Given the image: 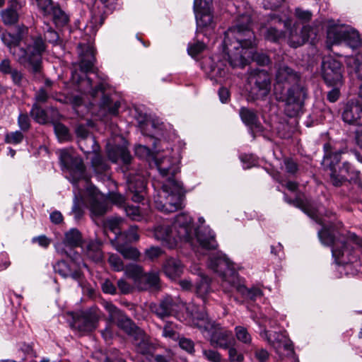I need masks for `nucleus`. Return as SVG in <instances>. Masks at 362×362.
<instances>
[{"mask_svg":"<svg viewBox=\"0 0 362 362\" xmlns=\"http://www.w3.org/2000/svg\"><path fill=\"white\" fill-rule=\"evenodd\" d=\"M246 23H238L233 26L235 40L228 45L223 41V52L206 58L202 62V68L212 80L226 76L228 69L245 68L251 62L260 66L271 65L272 62L267 53L255 47V33L250 28V19Z\"/></svg>","mask_w":362,"mask_h":362,"instance_id":"obj_1","label":"nucleus"},{"mask_svg":"<svg viewBox=\"0 0 362 362\" xmlns=\"http://www.w3.org/2000/svg\"><path fill=\"white\" fill-rule=\"evenodd\" d=\"M274 93L279 102L285 103L284 112L288 117L298 116L304 105L305 89L300 85V76L294 69L284 66L276 74Z\"/></svg>","mask_w":362,"mask_h":362,"instance_id":"obj_2","label":"nucleus"},{"mask_svg":"<svg viewBox=\"0 0 362 362\" xmlns=\"http://www.w3.org/2000/svg\"><path fill=\"white\" fill-rule=\"evenodd\" d=\"M288 30H290V42L293 47L296 48L305 44L309 41L311 35H314V37L311 38L310 44L315 46L317 31L310 25H303L300 30V34L298 35L296 29L291 28L289 20H283L276 14L270 16L264 37L267 42L279 44L285 39Z\"/></svg>","mask_w":362,"mask_h":362,"instance_id":"obj_3","label":"nucleus"},{"mask_svg":"<svg viewBox=\"0 0 362 362\" xmlns=\"http://www.w3.org/2000/svg\"><path fill=\"white\" fill-rule=\"evenodd\" d=\"M194 220L189 214L181 212L174 218L171 225H160L155 228L156 239L170 249L179 243H191L194 240Z\"/></svg>","mask_w":362,"mask_h":362,"instance_id":"obj_4","label":"nucleus"},{"mask_svg":"<svg viewBox=\"0 0 362 362\" xmlns=\"http://www.w3.org/2000/svg\"><path fill=\"white\" fill-rule=\"evenodd\" d=\"M318 225L323 226L318 233V237L322 244L332 246V252L336 264H345L349 260V256L351 255L356 249L362 250V237L355 233L348 231L342 240H336L332 226H325V223L319 218Z\"/></svg>","mask_w":362,"mask_h":362,"instance_id":"obj_5","label":"nucleus"},{"mask_svg":"<svg viewBox=\"0 0 362 362\" xmlns=\"http://www.w3.org/2000/svg\"><path fill=\"white\" fill-rule=\"evenodd\" d=\"M208 266L224 281L232 282L233 286L243 300L255 301L257 298L263 295V292L259 288L253 286L249 288L243 284L235 282L238 277V273L234 267L233 262L221 251L209 256Z\"/></svg>","mask_w":362,"mask_h":362,"instance_id":"obj_6","label":"nucleus"},{"mask_svg":"<svg viewBox=\"0 0 362 362\" xmlns=\"http://www.w3.org/2000/svg\"><path fill=\"white\" fill-rule=\"evenodd\" d=\"M324 156L321 163L322 170L329 177V182L335 187H341L346 182L356 180L357 173L351 170L349 162H344L341 167L337 170L335 165L341 159V151L334 150L330 142L325 143L323 146Z\"/></svg>","mask_w":362,"mask_h":362,"instance_id":"obj_7","label":"nucleus"},{"mask_svg":"<svg viewBox=\"0 0 362 362\" xmlns=\"http://www.w3.org/2000/svg\"><path fill=\"white\" fill-rule=\"evenodd\" d=\"M33 44H26L18 48V62L27 66L34 75L42 72V54L46 51L45 40L41 35L32 37Z\"/></svg>","mask_w":362,"mask_h":362,"instance_id":"obj_8","label":"nucleus"},{"mask_svg":"<svg viewBox=\"0 0 362 362\" xmlns=\"http://www.w3.org/2000/svg\"><path fill=\"white\" fill-rule=\"evenodd\" d=\"M272 75L268 71L260 69H252L248 77L250 89L247 94V101L265 100L272 89Z\"/></svg>","mask_w":362,"mask_h":362,"instance_id":"obj_9","label":"nucleus"},{"mask_svg":"<svg viewBox=\"0 0 362 362\" xmlns=\"http://www.w3.org/2000/svg\"><path fill=\"white\" fill-rule=\"evenodd\" d=\"M175 173H172L166 183L162 186V190L168 194L167 202L162 206L161 211L165 213L175 211L183 207L185 191L182 182L175 179Z\"/></svg>","mask_w":362,"mask_h":362,"instance_id":"obj_10","label":"nucleus"},{"mask_svg":"<svg viewBox=\"0 0 362 362\" xmlns=\"http://www.w3.org/2000/svg\"><path fill=\"white\" fill-rule=\"evenodd\" d=\"M345 42L352 49L359 47L362 41L358 32L348 26L330 27L327 31L326 46L331 49L332 45Z\"/></svg>","mask_w":362,"mask_h":362,"instance_id":"obj_11","label":"nucleus"},{"mask_svg":"<svg viewBox=\"0 0 362 362\" xmlns=\"http://www.w3.org/2000/svg\"><path fill=\"white\" fill-rule=\"evenodd\" d=\"M59 162L62 169L69 173L71 182L77 185L86 179V168L81 157L73 156L66 149L60 151Z\"/></svg>","mask_w":362,"mask_h":362,"instance_id":"obj_12","label":"nucleus"},{"mask_svg":"<svg viewBox=\"0 0 362 362\" xmlns=\"http://www.w3.org/2000/svg\"><path fill=\"white\" fill-rule=\"evenodd\" d=\"M28 33V28L23 24L16 28L13 33L0 27V39L7 47L8 52L13 55L18 61V48L22 47L21 43L25 35Z\"/></svg>","mask_w":362,"mask_h":362,"instance_id":"obj_13","label":"nucleus"},{"mask_svg":"<svg viewBox=\"0 0 362 362\" xmlns=\"http://www.w3.org/2000/svg\"><path fill=\"white\" fill-rule=\"evenodd\" d=\"M238 113L242 122L254 140L257 136H265L266 128L261 123L255 110L243 106Z\"/></svg>","mask_w":362,"mask_h":362,"instance_id":"obj_14","label":"nucleus"},{"mask_svg":"<svg viewBox=\"0 0 362 362\" xmlns=\"http://www.w3.org/2000/svg\"><path fill=\"white\" fill-rule=\"evenodd\" d=\"M343 71L341 63L334 59H327L322 63V76L329 86L343 85Z\"/></svg>","mask_w":362,"mask_h":362,"instance_id":"obj_15","label":"nucleus"},{"mask_svg":"<svg viewBox=\"0 0 362 362\" xmlns=\"http://www.w3.org/2000/svg\"><path fill=\"white\" fill-rule=\"evenodd\" d=\"M127 187L132 200L141 203L147 194V180L140 173H129L127 179Z\"/></svg>","mask_w":362,"mask_h":362,"instance_id":"obj_16","label":"nucleus"},{"mask_svg":"<svg viewBox=\"0 0 362 362\" xmlns=\"http://www.w3.org/2000/svg\"><path fill=\"white\" fill-rule=\"evenodd\" d=\"M74 326L82 332H93L97 327L98 316L91 309L79 313L71 312Z\"/></svg>","mask_w":362,"mask_h":362,"instance_id":"obj_17","label":"nucleus"},{"mask_svg":"<svg viewBox=\"0 0 362 362\" xmlns=\"http://www.w3.org/2000/svg\"><path fill=\"white\" fill-rule=\"evenodd\" d=\"M132 343L136 353L145 356L148 362H153V354L157 346L144 330L132 339Z\"/></svg>","mask_w":362,"mask_h":362,"instance_id":"obj_18","label":"nucleus"},{"mask_svg":"<svg viewBox=\"0 0 362 362\" xmlns=\"http://www.w3.org/2000/svg\"><path fill=\"white\" fill-rule=\"evenodd\" d=\"M193 233L194 239H196L202 250L209 251L217 249L218 245L216 240V234L210 228L198 226Z\"/></svg>","mask_w":362,"mask_h":362,"instance_id":"obj_19","label":"nucleus"},{"mask_svg":"<svg viewBox=\"0 0 362 362\" xmlns=\"http://www.w3.org/2000/svg\"><path fill=\"white\" fill-rule=\"evenodd\" d=\"M53 269L55 273L58 274L64 279L71 278L75 281H79L83 277V273L81 271V266L70 262L66 259L57 261L53 265Z\"/></svg>","mask_w":362,"mask_h":362,"instance_id":"obj_20","label":"nucleus"},{"mask_svg":"<svg viewBox=\"0 0 362 362\" xmlns=\"http://www.w3.org/2000/svg\"><path fill=\"white\" fill-rule=\"evenodd\" d=\"M106 154L108 160L112 163H117L119 160H121L122 168L125 170H129V166L133 158L126 146L119 144L107 146Z\"/></svg>","mask_w":362,"mask_h":362,"instance_id":"obj_21","label":"nucleus"},{"mask_svg":"<svg viewBox=\"0 0 362 362\" xmlns=\"http://www.w3.org/2000/svg\"><path fill=\"white\" fill-rule=\"evenodd\" d=\"M300 195H296V197L291 198L287 194L284 193V200L288 204L300 209L305 214H307L312 220L317 223V206L310 199Z\"/></svg>","mask_w":362,"mask_h":362,"instance_id":"obj_22","label":"nucleus"},{"mask_svg":"<svg viewBox=\"0 0 362 362\" xmlns=\"http://www.w3.org/2000/svg\"><path fill=\"white\" fill-rule=\"evenodd\" d=\"M342 119L349 124L362 126V104L354 100L349 101L344 105Z\"/></svg>","mask_w":362,"mask_h":362,"instance_id":"obj_23","label":"nucleus"},{"mask_svg":"<svg viewBox=\"0 0 362 362\" xmlns=\"http://www.w3.org/2000/svg\"><path fill=\"white\" fill-rule=\"evenodd\" d=\"M117 327L125 333L132 339L136 335L139 334L143 330L139 327L133 320H132L124 312L114 322Z\"/></svg>","mask_w":362,"mask_h":362,"instance_id":"obj_24","label":"nucleus"},{"mask_svg":"<svg viewBox=\"0 0 362 362\" xmlns=\"http://www.w3.org/2000/svg\"><path fill=\"white\" fill-rule=\"evenodd\" d=\"M210 342L214 347L227 349L233 345L235 340L231 332L216 330L211 334Z\"/></svg>","mask_w":362,"mask_h":362,"instance_id":"obj_25","label":"nucleus"},{"mask_svg":"<svg viewBox=\"0 0 362 362\" xmlns=\"http://www.w3.org/2000/svg\"><path fill=\"white\" fill-rule=\"evenodd\" d=\"M62 243L64 246L71 249L83 247V238L82 233L78 228H72L64 233Z\"/></svg>","mask_w":362,"mask_h":362,"instance_id":"obj_26","label":"nucleus"},{"mask_svg":"<svg viewBox=\"0 0 362 362\" xmlns=\"http://www.w3.org/2000/svg\"><path fill=\"white\" fill-rule=\"evenodd\" d=\"M160 283V278L157 273L150 272L142 274L139 281L135 285L140 291H147L152 288H158Z\"/></svg>","mask_w":362,"mask_h":362,"instance_id":"obj_27","label":"nucleus"},{"mask_svg":"<svg viewBox=\"0 0 362 362\" xmlns=\"http://www.w3.org/2000/svg\"><path fill=\"white\" fill-rule=\"evenodd\" d=\"M163 269L167 276L175 279L182 274L183 267L179 259L171 257L165 261Z\"/></svg>","mask_w":362,"mask_h":362,"instance_id":"obj_28","label":"nucleus"},{"mask_svg":"<svg viewBox=\"0 0 362 362\" xmlns=\"http://www.w3.org/2000/svg\"><path fill=\"white\" fill-rule=\"evenodd\" d=\"M199 33L187 45V54L194 59H197L208 47L207 44L199 39Z\"/></svg>","mask_w":362,"mask_h":362,"instance_id":"obj_29","label":"nucleus"},{"mask_svg":"<svg viewBox=\"0 0 362 362\" xmlns=\"http://www.w3.org/2000/svg\"><path fill=\"white\" fill-rule=\"evenodd\" d=\"M173 300L171 298L167 297L161 300L158 305H151V310L160 318L163 319L171 315L173 313Z\"/></svg>","mask_w":362,"mask_h":362,"instance_id":"obj_30","label":"nucleus"},{"mask_svg":"<svg viewBox=\"0 0 362 362\" xmlns=\"http://www.w3.org/2000/svg\"><path fill=\"white\" fill-rule=\"evenodd\" d=\"M197 22L196 33L206 35L207 30L211 26L213 23V15L211 11L194 13Z\"/></svg>","mask_w":362,"mask_h":362,"instance_id":"obj_31","label":"nucleus"},{"mask_svg":"<svg viewBox=\"0 0 362 362\" xmlns=\"http://www.w3.org/2000/svg\"><path fill=\"white\" fill-rule=\"evenodd\" d=\"M53 127L54 134L60 143L71 142L74 141V134L64 124L60 122H54Z\"/></svg>","mask_w":362,"mask_h":362,"instance_id":"obj_32","label":"nucleus"},{"mask_svg":"<svg viewBox=\"0 0 362 362\" xmlns=\"http://www.w3.org/2000/svg\"><path fill=\"white\" fill-rule=\"evenodd\" d=\"M116 250L119 252L124 259L136 260L140 256L139 251L128 244L119 243V240L112 244Z\"/></svg>","mask_w":362,"mask_h":362,"instance_id":"obj_33","label":"nucleus"},{"mask_svg":"<svg viewBox=\"0 0 362 362\" xmlns=\"http://www.w3.org/2000/svg\"><path fill=\"white\" fill-rule=\"evenodd\" d=\"M52 21L57 28H63L66 27L69 23V16L62 9L60 6L57 4L55 7H52Z\"/></svg>","mask_w":362,"mask_h":362,"instance_id":"obj_34","label":"nucleus"},{"mask_svg":"<svg viewBox=\"0 0 362 362\" xmlns=\"http://www.w3.org/2000/svg\"><path fill=\"white\" fill-rule=\"evenodd\" d=\"M30 116L39 124L45 125L49 122V117L47 111L37 103L33 104L30 111Z\"/></svg>","mask_w":362,"mask_h":362,"instance_id":"obj_35","label":"nucleus"},{"mask_svg":"<svg viewBox=\"0 0 362 362\" xmlns=\"http://www.w3.org/2000/svg\"><path fill=\"white\" fill-rule=\"evenodd\" d=\"M100 107L105 110L109 114L117 116L119 114V108L120 107V102L117 100L113 103L111 96L108 94L103 93L100 102Z\"/></svg>","mask_w":362,"mask_h":362,"instance_id":"obj_36","label":"nucleus"},{"mask_svg":"<svg viewBox=\"0 0 362 362\" xmlns=\"http://www.w3.org/2000/svg\"><path fill=\"white\" fill-rule=\"evenodd\" d=\"M1 18L5 25H13L18 22L19 14L17 8L8 6L1 11Z\"/></svg>","mask_w":362,"mask_h":362,"instance_id":"obj_37","label":"nucleus"},{"mask_svg":"<svg viewBox=\"0 0 362 362\" xmlns=\"http://www.w3.org/2000/svg\"><path fill=\"white\" fill-rule=\"evenodd\" d=\"M92 59H86L85 57H83L81 59L79 62V69L80 71L85 74L84 76H78L77 79V83H81L83 81H85V76H87V74L88 73H95L94 69V62L93 60L95 59L94 56L91 55Z\"/></svg>","mask_w":362,"mask_h":362,"instance_id":"obj_38","label":"nucleus"},{"mask_svg":"<svg viewBox=\"0 0 362 362\" xmlns=\"http://www.w3.org/2000/svg\"><path fill=\"white\" fill-rule=\"evenodd\" d=\"M124 272L127 276L132 279L135 284L139 281V279L144 272L142 267L135 264L127 265Z\"/></svg>","mask_w":362,"mask_h":362,"instance_id":"obj_39","label":"nucleus"},{"mask_svg":"<svg viewBox=\"0 0 362 362\" xmlns=\"http://www.w3.org/2000/svg\"><path fill=\"white\" fill-rule=\"evenodd\" d=\"M85 81L90 88L89 94L93 99H95L100 94L103 95L105 93L106 86L103 82L98 83L96 86H93V81L88 76H85Z\"/></svg>","mask_w":362,"mask_h":362,"instance_id":"obj_40","label":"nucleus"},{"mask_svg":"<svg viewBox=\"0 0 362 362\" xmlns=\"http://www.w3.org/2000/svg\"><path fill=\"white\" fill-rule=\"evenodd\" d=\"M92 166L95 171L98 173H106L110 166L105 163L103 157L100 154H96L91 160Z\"/></svg>","mask_w":362,"mask_h":362,"instance_id":"obj_41","label":"nucleus"},{"mask_svg":"<svg viewBox=\"0 0 362 362\" xmlns=\"http://www.w3.org/2000/svg\"><path fill=\"white\" fill-rule=\"evenodd\" d=\"M120 221L118 218H111L105 223V229L109 230L115 235L114 239H111L112 243L118 241V235L120 234Z\"/></svg>","mask_w":362,"mask_h":362,"instance_id":"obj_42","label":"nucleus"},{"mask_svg":"<svg viewBox=\"0 0 362 362\" xmlns=\"http://www.w3.org/2000/svg\"><path fill=\"white\" fill-rule=\"evenodd\" d=\"M88 255L91 257L94 261L98 262L102 259L103 254L102 251L100 248V245L95 243L93 241L88 243L86 246Z\"/></svg>","mask_w":362,"mask_h":362,"instance_id":"obj_43","label":"nucleus"},{"mask_svg":"<svg viewBox=\"0 0 362 362\" xmlns=\"http://www.w3.org/2000/svg\"><path fill=\"white\" fill-rule=\"evenodd\" d=\"M123 209H124L127 216L132 220L139 221L142 219L143 216L139 206L127 204Z\"/></svg>","mask_w":362,"mask_h":362,"instance_id":"obj_44","label":"nucleus"},{"mask_svg":"<svg viewBox=\"0 0 362 362\" xmlns=\"http://www.w3.org/2000/svg\"><path fill=\"white\" fill-rule=\"evenodd\" d=\"M177 341L181 349L190 355H194L195 352L194 342L191 339L185 337H179Z\"/></svg>","mask_w":362,"mask_h":362,"instance_id":"obj_45","label":"nucleus"},{"mask_svg":"<svg viewBox=\"0 0 362 362\" xmlns=\"http://www.w3.org/2000/svg\"><path fill=\"white\" fill-rule=\"evenodd\" d=\"M24 139V135L21 131H16L7 133L5 136V142L17 145L21 144Z\"/></svg>","mask_w":362,"mask_h":362,"instance_id":"obj_46","label":"nucleus"},{"mask_svg":"<svg viewBox=\"0 0 362 362\" xmlns=\"http://www.w3.org/2000/svg\"><path fill=\"white\" fill-rule=\"evenodd\" d=\"M108 200L112 204L117 206L119 208L123 209L127 204L125 197L118 192H110L108 195Z\"/></svg>","mask_w":362,"mask_h":362,"instance_id":"obj_47","label":"nucleus"},{"mask_svg":"<svg viewBox=\"0 0 362 362\" xmlns=\"http://www.w3.org/2000/svg\"><path fill=\"white\" fill-rule=\"evenodd\" d=\"M211 0H194L193 9L194 13H200L211 11Z\"/></svg>","mask_w":362,"mask_h":362,"instance_id":"obj_48","label":"nucleus"},{"mask_svg":"<svg viewBox=\"0 0 362 362\" xmlns=\"http://www.w3.org/2000/svg\"><path fill=\"white\" fill-rule=\"evenodd\" d=\"M105 308L109 313L110 320L114 322L124 311L119 309L112 303H105Z\"/></svg>","mask_w":362,"mask_h":362,"instance_id":"obj_49","label":"nucleus"},{"mask_svg":"<svg viewBox=\"0 0 362 362\" xmlns=\"http://www.w3.org/2000/svg\"><path fill=\"white\" fill-rule=\"evenodd\" d=\"M83 204L84 203L82 198L75 197L72 206V212L74 213L76 219H80L83 217L84 214V210L83 209Z\"/></svg>","mask_w":362,"mask_h":362,"instance_id":"obj_50","label":"nucleus"},{"mask_svg":"<svg viewBox=\"0 0 362 362\" xmlns=\"http://www.w3.org/2000/svg\"><path fill=\"white\" fill-rule=\"evenodd\" d=\"M235 336L238 341L248 344L251 341V336L247 332V329L242 326H237L235 329Z\"/></svg>","mask_w":362,"mask_h":362,"instance_id":"obj_51","label":"nucleus"},{"mask_svg":"<svg viewBox=\"0 0 362 362\" xmlns=\"http://www.w3.org/2000/svg\"><path fill=\"white\" fill-rule=\"evenodd\" d=\"M252 351L257 362H267L269 359V354L265 349L255 347Z\"/></svg>","mask_w":362,"mask_h":362,"instance_id":"obj_52","label":"nucleus"},{"mask_svg":"<svg viewBox=\"0 0 362 362\" xmlns=\"http://www.w3.org/2000/svg\"><path fill=\"white\" fill-rule=\"evenodd\" d=\"M105 18L100 13L91 12V18L90 21V27L91 30L96 32L98 28L104 23Z\"/></svg>","mask_w":362,"mask_h":362,"instance_id":"obj_53","label":"nucleus"},{"mask_svg":"<svg viewBox=\"0 0 362 362\" xmlns=\"http://www.w3.org/2000/svg\"><path fill=\"white\" fill-rule=\"evenodd\" d=\"M62 252L66 256V260L81 266V256L78 252L75 251L74 249L69 248V250L63 249Z\"/></svg>","mask_w":362,"mask_h":362,"instance_id":"obj_54","label":"nucleus"},{"mask_svg":"<svg viewBox=\"0 0 362 362\" xmlns=\"http://www.w3.org/2000/svg\"><path fill=\"white\" fill-rule=\"evenodd\" d=\"M203 356L209 362H222V356L217 351L214 349H203Z\"/></svg>","mask_w":362,"mask_h":362,"instance_id":"obj_55","label":"nucleus"},{"mask_svg":"<svg viewBox=\"0 0 362 362\" xmlns=\"http://www.w3.org/2000/svg\"><path fill=\"white\" fill-rule=\"evenodd\" d=\"M50 44L57 45L60 41L59 33L54 30L52 27H49L45 33V39Z\"/></svg>","mask_w":362,"mask_h":362,"instance_id":"obj_56","label":"nucleus"},{"mask_svg":"<svg viewBox=\"0 0 362 362\" xmlns=\"http://www.w3.org/2000/svg\"><path fill=\"white\" fill-rule=\"evenodd\" d=\"M135 155L141 158H148L153 156L151 149L144 145H138L135 147Z\"/></svg>","mask_w":362,"mask_h":362,"instance_id":"obj_57","label":"nucleus"},{"mask_svg":"<svg viewBox=\"0 0 362 362\" xmlns=\"http://www.w3.org/2000/svg\"><path fill=\"white\" fill-rule=\"evenodd\" d=\"M296 17L303 23H308L312 18L313 13L310 11H305L300 8H296L295 10Z\"/></svg>","mask_w":362,"mask_h":362,"instance_id":"obj_58","label":"nucleus"},{"mask_svg":"<svg viewBox=\"0 0 362 362\" xmlns=\"http://www.w3.org/2000/svg\"><path fill=\"white\" fill-rule=\"evenodd\" d=\"M110 265L114 268V270L120 272L124 269V265L121 258L117 255H111L108 259Z\"/></svg>","mask_w":362,"mask_h":362,"instance_id":"obj_59","label":"nucleus"},{"mask_svg":"<svg viewBox=\"0 0 362 362\" xmlns=\"http://www.w3.org/2000/svg\"><path fill=\"white\" fill-rule=\"evenodd\" d=\"M18 124L22 131H28L30 128V120L28 115L27 113H21L18 118Z\"/></svg>","mask_w":362,"mask_h":362,"instance_id":"obj_60","label":"nucleus"},{"mask_svg":"<svg viewBox=\"0 0 362 362\" xmlns=\"http://www.w3.org/2000/svg\"><path fill=\"white\" fill-rule=\"evenodd\" d=\"M37 6L40 10L45 13H51L52 7H55V4L52 0H36Z\"/></svg>","mask_w":362,"mask_h":362,"instance_id":"obj_61","label":"nucleus"},{"mask_svg":"<svg viewBox=\"0 0 362 362\" xmlns=\"http://www.w3.org/2000/svg\"><path fill=\"white\" fill-rule=\"evenodd\" d=\"M240 159L244 165L245 169H249L254 166L257 162L252 154L243 153L240 156Z\"/></svg>","mask_w":362,"mask_h":362,"instance_id":"obj_62","label":"nucleus"},{"mask_svg":"<svg viewBox=\"0 0 362 362\" xmlns=\"http://www.w3.org/2000/svg\"><path fill=\"white\" fill-rule=\"evenodd\" d=\"M228 349V359L230 362H243L244 356L241 353H239L235 348L230 346Z\"/></svg>","mask_w":362,"mask_h":362,"instance_id":"obj_63","label":"nucleus"},{"mask_svg":"<svg viewBox=\"0 0 362 362\" xmlns=\"http://www.w3.org/2000/svg\"><path fill=\"white\" fill-rule=\"evenodd\" d=\"M351 63L358 77L362 79V54H358L352 58Z\"/></svg>","mask_w":362,"mask_h":362,"instance_id":"obj_64","label":"nucleus"}]
</instances>
